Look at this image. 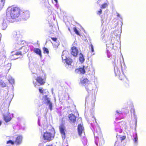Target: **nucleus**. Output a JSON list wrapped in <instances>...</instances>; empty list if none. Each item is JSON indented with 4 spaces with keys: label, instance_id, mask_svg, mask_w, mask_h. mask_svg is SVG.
<instances>
[{
    "label": "nucleus",
    "instance_id": "nucleus-1",
    "mask_svg": "<svg viewBox=\"0 0 146 146\" xmlns=\"http://www.w3.org/2000/svg\"><path fill=\"white\" fill-rule=\"evenodd\" d=\"M20 9L17 7H8L7 11L6 18L9 21L11 18L15 19L18 18L20 14Z\"/></svg>",
    "mask_w": 146,
    "mask_h": 146
},
{
    "label": "nucleus",
    "instance_id": "nucleus-2",
    "mask_svg": "<svg viewBox=\"0 0 146 146\" xmlns=\"http://www.w3.org/2000/svg\"><path fill=\"white\" fill-rule=\"evenodd\" d=\"M122 66L121 61H119L114 66V72L115 76H118L119 79L122 80L124 77H125L124 73L122 70Z\"/></svg>",
    "mask_w": 146,
    "mask_h": 146
},
{
    "label": "nucleus",
    "instance_id": "nucleus-3",
    "mask_svg": "<svg viewBox=\"0 0 146 146\" xmlns=\"http://www.w3.org/2000/svg\"><path fill=\"white\" fill-rule=\"evenodd\" d=\"M39 92L42 94L43 95L46 94L45 95L43 96V100L44 103L46 104L47 105L49 106V108L50 110H52V103L50 102V100L49 99L47 96L46 95V93L48 92L46 90H44L42 88H40L39 89Z\"/></svg>",
    "mask_w": 146,
    "mask_h": 146
},
{
    "label": "nucleus",
    "instance_id": "nucleus-4",
    "mask_svg": "<svg viewBox=\"0 0 146 146\" xmlns=\"http://www.w3.org/2000/svg\"><path fill=\"white\" fill-rule=\"evenodd\" d=\"M41 74L40 76H38L37 78H35V81H34L33 83L35 87H37L40 86L44 84L45 83V81L43 78H42V76L44 74L43 72H41Z\"/></svg>",
    "mask_w": 146,
    "mask_h": 146
},
{
    "label": "nucleus",
    "instance_id": "nucleus-5",
    "mask_svg": "<svg viewBox=\"0 0 146 146\" xmlns=\"http://www.w3.org/2000/svg\"><path fill=\"white\" fill-rule=\"evenodd\" d=\"M25 43V41L22 40L21 39L16 40L15 43L13 46V48L16 50L21 49L23 47Z\"/></svg>",
    "mask_w": 146,
    "mask_h": 146
},
{
    "label": "nucleus",
    "instance_id": "nucleus-6",
    "mask_svg": "<svg viewBox=\"0 0 146 146\" xmlns=\"http://www.w3.org/2000/svg\"><path fill=\"white\" fill-rule=\"evenodd\" d=\"M53 137V135L50 132H44L43 135V139L44 142H46L51 140Z\"/></svg>",
    "mask_w": 146,
    "mask_h": 146
},
{
    "label": "nucleus",
    "instance_id": "nucleus-7",
    "mask_svg": "<svg viewBox=\"0 0 146 146\" xmlns=\"http://www.w3.org/2000/svg\"><path fill=\"white\" fill-rule=\"evenodd\" d=\"M8 111V110H7L6 111V113H4L3 112L4 120L7 123L10 121L11 119L10 113Z\"/></svg>",
    "mask_w": 146,
    "mask_h": 146
},
{
    "label": "nucleus",
    "instance_id": "nucleus-8",
    "mask_svg": "<svg viewBox=\"0 0 146 146\" xmlns=\"http://www.w3.org/2000/svg\"><path fill=\"white\" fill-rule=\"evenodd\" d=\"M98 131H95L94 132V135L95 137L96 138L95 140V143L97 145H98V143L97 142L98 138V136H101L102 135V133L100 128L98 127Z\"/></svg>",
    "mask_w": 146,
    "mask_h": 146
},
{
    "label": "nucleus",
    "instance_id": "nucleus-9",
    "mask_svg": "<svg viewBox=\"0 0 146 146\" xmlns=\"http://www.w3.org/2000/svg\"><path fill=\"white\" fill-rule=\"evenodd\" d=\"M59 130L60 132L62 135V137L63 139H65V127L63 124H61L59 126Z\"/></svg>",
    "mask_w": 146,
    "mask_h": 146
},
{
    "label": "nucleus",
    "instance_id": "nucleus-10",
    "mask_svg": "<svg viewBox=\"0 0 146 146\" xmlns=\"http://www.w3.org/2000/svg\"><path fill=\"white\" fill-rule=\"evenodd\" d=\"M21 15L22 19L24 20H26L29 17L30 13L28 11H25L23 12Z\"/></svg>",
    "mask_w": 146,
    "mask_h": 146
},
{
    "label": "nucleus",
    "instance_id": "nucleus-11",
    "mask_svg": "<svg viewBox=\"0 0 146 146\" xmlns=\"http://www.w3.org/2000/svg\"><path fill=\"white\" fill-rule=\"evenodd\" d=\"M90 83L89 81L87 78H84L80 80V84H81L85 87L89 83Z\"/></svg>",
    "mask_w": 146,
    "mask_h": 146
},
{
    "label": "nucleus",
    "instance_id": "nucleus-12",
    "mask_svg": "<svg viewBox=\"0 0 146 146\" xmlns=\"http://www.w3.org/2000/svg\"><path fill=\"white\" fill-rule=\"evenodd\" d=\"M71 53L73 56H76L78 53L77 48L75 46L72 47L71 49Z\"/></svg>",
    "mask_w": 146,
    "mask_h": 146
},
{
    "label": "nucleus",
    "instance_id": "nucleus-13",
    "mask_svg": "<svg viewBox=\"0 0 146 146\" xmlns=\"http://www.w3.org/2000/svg\"><path fill=\"white\" fill-rule=\"evenodd\" d=\"M85 68V67L84 66H83L82 67L76 69L75 72L78 74H84L86 72Z\"/></svg>",
    "mask_w": 146,
    "mask_h": 146
},
{
    "label": "nucleus",
    "instance_id": "nucleus-14",
    "mask_svg": "<svg viewBox=\"0 0 146 146\" xmlns=\"http://www.w3.org/2000/svg\"><path fill=\"white\" fill-rule=\"evenodd\" d=\"M13 37L16 38V40L21 39L22 35L20 34L19 31H14L13 33Z\"/></svg>",
    "mask_w": 146,
    "mask_h": 146
},
{
    "label": "nucleus",
    "instance_id": "nucleus-15",
    "mask_svg": "<svg viewBox=\"0 0 146 146\" xmlns=\"http://www.w3.org/2000/svg\"><path fill=\"white\" fill-rule=\"evenodd\" d=\"M69 118L71 123H75L76 122V117L73 114H70L69 115Z\"/></svg>",
    "mask_w": 146,
    "mask_h": 146
},
{
    "label": "nucleus",
    "instance_id": "nucleus-16",
    "mask_svg": "<svg viewBox=\"0 0 146 146\" xmlns=\"http://www.w3.org/2000/svg\"><path fill=\"white\" fill-rule=\"evenodd\" d=\"M78 131L80 136H81V135L84 132V128L81 124H79L78 127Z\"/></svg>",
    "mask_w": 146,
    "mask_h": 146
},
{
    "label": "nucleus",
    "instance_id": "nucleus-17",
    "mask_svg": "<svg viewBox=\"0 0 146 146\" xmlns=\"http://www.w3.org/2000/svg\"><path fill=\"white\" fill-rule=\"evenodd\" d=\"M40 119L39 118H38V125L39 126H40ZM42 125H41V126L43 128V129L44 130L46 129L47 127V123L46 120H44L43 121V123H42Z\"/></svg>",
    "mask_w": 146,
    "mask_h": 146
},
{
    "label": "nucleus",
    "instance_id": "nucleus-18",
    "mask_svg": "<svg viewBox=\"0 0 146 146\" xmlns=\"http://www.w3.org/2000/svg\"><path fill=\"white\" fill-rule=\"evenodd\" d=\"M23 137L21 135H19L17 137L15 143L17 145L20 144L22 141Z\"/></svg>",
    "mask_w": 146,
    "mask_h": 146
},
{
    "label": "nucleus",
    "instance_id": "nucleus-19",
    "mask_svg": "<svg viewBox=\"0 0 146 146\" xmlns=\"http://www.w3.org/2000/svg\"><path fill=\"white\" fill-rule=\"evenodd\" d=\"M65 61L66 64V66L67 68H68V67L69 66H71V64L72 62V59L69 58H68Z\"/></svg>",
    "mask_w": 146,
    "mask_h": 146
},
{
    "label": "nucleus",
    "instance_id": "nucleus-20",
    "mask_svg": "<svg viewBox=\"0 0 146 146\" xmlns=\"http://www.w3.org/2000/svg\"><path fill=\"white\" fill-rule=\"evenodd\" d=\"M85 88L88 93L93 90L92 85L90 83L85 87Z\"/></svg>",
    "mask_w": 146,
    "mask_h": 146
},
{
    "label": "nucleus",
    "instance_id": "nucleus-21",
    "mask_svg": "<svg viewBox=\"0 0 146 146\" xmlns=\"http://www.w3.org/2000/svg\"><path fill=\"white\" fill-rule=\"evenodd\" d=\"M68 52L67 51H64L62 54V57L63 61H65L68 58L66 56V54H68Z\"/></svg>",
    "mask_w": 146,
    "mask_h": 146
},
{
    "label": "nucleus",
    "instance_id": "nucleus-22",
    "mask_svg": "<svg viewBox=\"0 0 146 146\" xmlns=\"http://www.w3.org/2000/svg\"><path fill=\"white\" fill-rule=\"evenodd\" d=\"M14 52H12L13 54L12 56L13 57H15L14 59L15 60L19 58H20V57H16V56H18L19 55H20L21 56V52H16L15 53V54L13 53Z\"/></svg>",
    "mask_w": 146,
    "mask_h": 146
},
{
    "label": "nucleus",
    "instance_id": "nucleus-23",
    "mask_svg": "<svg viewBox=\"0 0 146 146\" xmlns=\"http://www.w3.org/2000/svg\"><path fill=\"white\" fill-rule=\"evenodd\" d=\"M33 52L39 55L40 57L41 56V50L39 48H34L33 49Z\"/></svg>",
    "mask_w": 146,
    "mask_h": 146
},
{
    "label": "nucleus",
    "instance_id": "nucleus-24",
    "mask_svg": "<svg viewBox=\"0 0 146 146\" xmlns=\"http://www.w3.org/2000/svg\"><path fill=\"white\" fill-rule=\"evenodd\" d=\"M79 56L80 61L81 63L84 62V61L85 59L82 53H80L79 55Z\"/></svg>",
    "mask_w": 146,
    "mask_h": 146
},
{
    "label": "nucleus",
    "instance_id": "nucleus-25",
    "mask_svg": "<svg viewBox=\"0 0 146 146\" xmlns=\"http://www.w3.org/2000/svg\"><path fill=\"white\" fill-rule=\"evenodd\" d=\"M82 143L84 145H86L87 143V139L86 137H83V138L82 139Z\"/></svg>",
    "mask_w": 146,
    "mask_h": 146
},
{
    "label": "nucleus",
    "instance_id": "nucleus-26",
    "mask_svg": "<svg viewBox=\"0 0 146 146\" xmlns=\"http://www.w3.org/2000/svg\"><path fill=\"white\" fill-rule=\"evenodd\" d=\"M138 137L137 136V133L135 134V136L134 137L133 140L134 141V142L137 145V143Z\"/></svg>",
    "mask_w": 146,
    "mask_h": 146
},
{
    "label": "nucleus",
    "instance_id": "nucleus-27",
    "mask_svg": "<svg viewBox=\"0 0 146 146\" xmlns=\"http://www.w3.org/2000/svg\"><path fill=\"white\" fill-rule=\"evenodd\" d=\"M7 27V24L6 23V22L3 21L2 24V29L3 30H4L6 29Z\"/></svg>",
    "mask_w": 146,
    "mask_h": 146
},
{
    "label": "nucleus",
    "instance_id": "nucleus-28",
    "mask_svg": "<svg viewBox=\"0 0 146 146\" xmlns=\"http://www.w3.org/2000/svg\"><path fill=\"white\" fill-rule=\"evenodd\" d=\"M96 96L94 95V96L93 98H92V104L93 106H94L96 101Z\"/></svg>",
    "mask_w": 146,
    "mask_h": 146
},
{
    "label": "nucleus",
    "instance_id": "nucleus-29",
    "mask_svg": "<svg viewBox=\"0 0 146 146\" xmlns=\"http://www.w3.org/2000/svg\"><path fill=\"white\" fill-rule=\"evenodd\" d=\"M14 142L11 140H9L7 142V144H10L11 145H13L14 144Z\"/></svg>",
    "mask_w": 146,
    "mask_h": 146
},
{
    "label": "nucleus",
    "instance_id": "nucleus-30",
    "mask_svg": "<svg viewBox=\"0 0 146 146\" xmlns=\"http://www.w3.org/2000/svg\"><path fill=\"white\" fill-rule=\"evenodd\" d=\"M73 29L74 31L76 33V34L78 35H79V32L76 27L74 28Z\"/></svg>",
    "mask_w": 146,
    "mask_h": 146
},
{
    "label": "nucleus",
    "instance_id": "nucleus-31",
    "mask_svg": "<svg viewBox=\"0 0 146 146\" xmlns=\"http://www.w3.org/2000/svg\"><path fill=\"white\" fill-rule=\"evenodd\" d=\"M89 48L91 49V51L92 52H93L94 51V46L92 44H91L90 45Z\"/></svg>",
    "mask_w": 146,
    "mask_h": 146
},
{
    "label": "nucleus",
    "instance_id": "nucleus-32",
    "mask_svg": "<svg viewBox=\"0 0 146 146\" xmlns=\"http://www.w3.org/2000/svg\"><path fill=\"white\" fill-rule=\"evenodd\" d=\"M43 50L44 53H46L47 54H48L49 52L48 50L46 48H43Z\"/></svg>",
    "mask_w": 146,
    "mask_h": 146
},
{
    "label": "nucleus",
    "instance_id": "nucleus-33",
    "mask_svg": "<svg viewBox=\"0 0 146 146\" xmlns=\"http://www.w3.org/2000/svg\"><path fill=\"white\" fill-rule=\"evenodd\" d=\"M107 6V3H104L102 5V7H101V8L104 9Z\"/></svg>",
    "mask_w": 146,
    "mask_h": 146
},
{
    "label": "nucleus",
    "instance_id": "nucleus-34",
    "mask_svg": "<svg viewBox=\"0 0 146 146\" xmlns=\"http://www.w3.org/2000/svg\"><path fill=\"white\" fill-rule=\"evenodd\" d=\"M117 33H118V31H115L113 32V33L115 35V36H117Z\"/></svg>",
    "mask_w": 146,
    "mask_h": 146
},
{
    "label": "nucleus",
    "instance_id": "nucleus-35",
    "mask_svg": "<svg viewBox=\"0 0 146 146\" xmlns=\"http://www.w3.org/2000/svg\"><path fill=\"white\" fill-rule=\"evenodd\" d=\"M5 0H1V5L2 6H3L5 3Z\"/></svg>",
    "mask_w": 146,
    "mask_h": 146
},
{
    "label": "nucleus",
    "instance_id": "nucleus-36",
    "mask_svg": "<svg viewBox=\"0 0 146 146\" xmlns=\"http://www.w3.org/2000/svg\"><path fill=\"white\" fill-rule=\"evenodd\" d=\"M89 99V96L86 97V104L87 103V102L88 103V102Z\"/></svg>",
    "mask_w": 146,
    "mask_h": 146
},
{
    "label": "nucleus",
    "instance_id": "nucleus-37",
    "mask_svg": "<svg viewBox=\"0 0 146 146\" xmlns=\"http://www.w3.org/2000/svg\"><path fill=\"white\" fill-rule=\"evenodd\" d=\"M125 138L126 137L124 136L120 137V138L121 141L124 140L125 139Z\"/></svg>",
    "mask_w": 146,
    "mask_h": 146
},
{
    "label": "nucleus",
    "instance_id": "nucleus-38",
    "mask_svg": "<svg viewBox=\"0 0 146 146\" xmlns=\"http://www.w3.org/2000/svg\"><path fill=\"white\" fill-rule=\"evenodd\" d=\"M102 9H100L99 11H98L97 13L98 15H100L102 13Z\"/></svg>",
    "mask_w": 146,
    "mask_h": 146
},
{
    "label": "nucleus",
    "instance_id": "nucleus-39",
    "mask_svg": "<svg viewBox=\"0 0 146 146\" xmlns=\"http://www.w3.org/2000/svg\"><path fill=\"white\" fill-rule=\"evenodd\" d=\"M9 82L12 84H13L14 82V79H11V80H9Z\"/></svg>",
    "mask_w": 146,
    "mask_h": 146
},
{
    "label": "nucleus",
    "instance_id": "nucleus-40",
    "mask_svg": "<svg viewBox=\"0 0 146 146\" xmlns=\"http://www.w3.org/2000/svg\"><path fill=\"white\" fill-rule=\"evenodd\" d=\"M105 37V35L104 34H102L101 35V38H102V40H103L104 39V38Z\"/></svg>",
    "mask_w": 146,
    "mask_h": 146
},
{
    "label": "nucleus",
    "instance_id": "nucleus-41",
    "mask_svg": "<svg viewBox=\"0 0 146 146\" xmlns=\"http://www.w3.org/2000/svg\"><path fill=\"white\" fill-rule=\"evenodd\" d=\"M115 130L116 131V132H117V135L116 136V137L117 138H118V136L117 132H119V131L118 129H115Z\"/></svg>",
    "mask_w": 146,
    "mask_h": 146
},
{
    "label": "nucleus",
    "instance_id": "nucleus-42",
    "mask_svg": "<svg viewBox=\"0 0 146 146\" xmlns=\"http://www.w3.org/2000/svg\"><path fill=\"white\" fill-rule=\"evenodd\" d=\"M51 38L54 41H56L57 40V38Z\"/></svg>",
    "mask_w": 146,
    "mask_h": 146
},
{
    "label": "nucleus",
    "instance_id": "nucleus-43",
    "mask_svg": "<svg viewBox=\"0 0 146 146\" xmlns=\"http://www.w3.org/2000/svg\"><path fill=\"white\" fill-rule=\"evenodd\" d=\"M116 112L117 115L119 114H120L121 113V112L120 111H118V110L116 111Z\"/></svg>",
    "mask_w": 146,
    "mask_h": 146
},
{
    "label": "nucleus",
    "instance_id": "nucleus-44",
    "mask_svg": "<svg viewBox=\"0 0 146 146\" xmlns=\"http://www.w3.org/2000/svg\"><path fill=\"white\" fill-rule=\"evenodd\" d=\"M102 143H99V144H100V145L101 144L102 145V144H103L104 143V140L102 139Z\"/></svg>",
    "mask_w": 146,
    "mask_h": 146
},
{
    "label": "nucleus",
    "instance_id": "nucleus-45",
    "mask_svg": "<svg viewBox=\"0 0 146 146\" xmlns=\"http://www.w3.org/2000/svg\"><path fill=\"white\" fill-rule=\"evenodd\" d=\"M119 129V132L120 133H121L122 132V130L120 129Z\"/></svg>",
    "mask_w": 146,
    "mask_h": 146
},
{
    "label": "nucleus",
    "instance_id": "nucleus-46",
    "mask_svg": "<svg viewBox=\"0 0 146 146\" xmlns=\"http://www.w3.org/2000/svg\"><path fill=\"white\" fill-rule=\"evenodd\" d=\"M2 85L3 86H5L6 85L4 83H2Z\"/></svg>",
    "mask_w": 146,
    "mask_h": 146
},
{
    "label": "nucleus",
    "instance_id": "nucleus-47",
    "mask_svg": "<svg viewBox=\"0 0 146 146\" xmlns=\"http://www.w3.org/2000/svg\"><path fill=\"white\" fill-rule=\"evenodd\" d=\"M118 144L117 142H116L115 143V146H116V145Z\"/></svg>",
    "mask_w": 146,
    "mask_h": 146
},
{
    "label": "nucleus",
    "instance_id": "nucleus-48",
    "mask_svg": "<svg viewBox=\"0 0 146 146\" xmlns=\"http://www.w3.org/2000/svg\"><path fill=\"white\" fill-rule=\"evenodd\" d=\"M117 17H120V15L119 13H118L117 14Z\"/></svg>",
    "mask_w": 146,
    "mask_h": 146
},
{
    "label": "nucleus",
    "instance_id": "nucleus-49",
    "mask_svg": "<svg viewBox=\"0 0 146 146\" xmlns=\"http://www.w3.org/2000/svg\"><path fill=\"white\" fill-rule=\"evenodd\" d=\"M100 2V0H98L97 1V3H99Z\"/></svg>",
    "mask_w": 146,
    "mask_h": 146
},
{
    "label": "nucleus",
    "instance_id": "nucleus-50",
    "mask_svg": "<svg viewBox=\"0 0 146 146\" xmlns=\"http://www.w3.org/2000/svg\"><path fill=\"white\" fill-rule=\"evenodd\" d=\"M56 3H57L58 2V0H54Z\"/></svg>",
    "mask_w": 146,
    "mask_h": 146
},
{
    "label": "nucleus",
    "instance_id": "nucleus-51",
    "mask_svg": "<svg viewBox=\"0 0 146 146\" xmlns=\"http://www.w3.org/2000/svg\"><path fill=\"white\" fill-rule=\"evenodd\" d=\"M133 112L134 115H135V110H134V109H133Z\"/></svg>",
    "mask_w": 146,
    "mask_h": 146
},
{
    "label": "nucleus",
    "instance_id": "nucleus-52",
    "mask_svg": "<svg viewBox=\"0 0 146 146\" xmlns=\"http://www.w3.org/2000/svg\"><path fill=\"white\" fill-rule=\"evenodd\" d=\"M53 146L51 145H48L47 146Z\"/></svg>",
    "mask_w": 146,
    "mask_h": 146
},
{
    "label": "nucleus",
    "instance_id": "nucleus-53",
    "mask_svg": "<svg viewBox=\"0 0 146 146\" xmlns=\"http://www.w3.org/2000/svg\"><path fill=\"white\" fill-rule=\"evenodd\" d=\"M1 121H0V126L1 125Z\"/></svg>",
    "mask_w": 146,
    "mask_h": 146
},
{
    "label": "nucleus",
    "instance_id": "nucleus-54",
    "mask_svg": "<svg viewBox=\"0 0 146 146\" xmlns=\"http://www.w3.org/2000/svg\"><path fill=\"white\" fill-rule=\"evenodd\" d=\"M68 30H69V31L70 32V29H69V28L68 29Z\"/></svg>",
    "mask_w": 146,
    "mask_h": 146
},
{
    "label": "nucleus",
    "instance_id": "nucleus-55",
    "mask_svg": "<svg viewBox=\"0 0 146 146\" xmlns=\"http://www.w3.org/2000/svg\"><path fill=\"white\" fill-rule=\"evenodd\" d=\"M94 119H95V121H96V119H95L94 117Z\"/></svg>",
    "mask_w": 146,
    "mask_h": 146
},
{
    "label": "nucleus",
    "instance_id": "nucleus-56",
    "mask_svg": "<svg viewBox=\"0 0 146 146\" xmlns=\"http://www.w3.org/2000/svg\"><path fill=\"white\" fill-rule=\"evenodd\" d=\"M114 43H112V45H114Z\"/></svg>",
    "mask_w": 146,
    "mask_h": 146
},
{
    "label": "nucleus",
    "instance_id": "nucleus-57",
    "mask_svg": "<svg viewBox=\"0 0 146 146\" xmlns=\"http://www.w3.org/2000/svg\"><path fill=\"white\" fill-rule=\"evenodd\" d=\"M72 123V125H73V123ZM75 123H74V124Z\"/></svg>",
    "mask_w": 146,
    "mask_h": 146
}]
</instances>
